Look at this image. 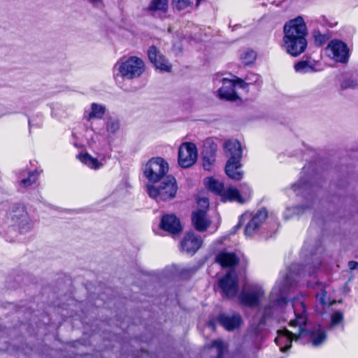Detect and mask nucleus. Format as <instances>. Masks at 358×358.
I'll return each instance as SVG.
<instances>
[{"instance_id":"1","label":"nucleus","mask_w":358,"mask_h":358,"mask_svg":"<svg viewBox=\"0 0 358 358\" xmlns=\"http://www.w3.org/2000/svg\"><path fill=\"white\" fill-rule=\"evenodd\" d=\"M297 276V275H294L292 271H289L276 282L270 293L268 304L259 308L254 316L253 321L256 324L257 331L263 329L275 312L287 303L286 296L288 290L296 284Z\"/></svg>"},{"instance_id":"2","label":"nucleus","mask_w":358,"mask_h":358,"mask_svg":"<svg viewBox=\"0 0 358 358\" xmlns=\"http://www.w3.org/2000/svg\"><path fill=\"white\" fill-rule=\"evenodd\" d=\"M292 306L295 318L289 322V326L295 328L296 331H289L286 329L278 330V336L275 339V343L279 346L280 351L283 352L292 347V341H296L302 336L308 334L306 329L307 315L304 303L295 299Z\"/></svg>"},{"instance_id":"3","label":"nucleus","mask_w":358,"mask_h":358,"mask_svg":"<svg viewBox=\"0 0 358 358\" xmlns=\"http://www.w3.org/2000/svg\"><path fill=\"white\" fill-rule=\"evenodd\" d=\"M283 48L293 57L303 53L307 48V27L303 17L299 16L284 25Z\"/></svg>"},{"instance_id":"4","label":"nucleus","mask_w":358,"mask_h":358,"mask_svg":"<svg viewBox=\"0 0 358 358\" xmlns=\"http://www.w3.org/2000/svg\"><path fill=\"white\" fill-rule=\"evenodd\" d=\"M224 152L228 160L225 166V173L230 179H241L244 172L241 169L242 148L236 139H228L223 145Z\"/></svg>"},{"instance_id":"5","label":"nucleus","mask_w":358,"mask_h":358,"mask_svg":"<svg viewBox=\"0 0 358 358\" xmlns=\"http://www.w3.org/2000/svg\"><path fill=\"white\" fill-rule=\"evenodd\" d=\"M207 188L221 196L222 201H236L240 204L248 202L252 196V191L248 189L242 194L231 185L225 186L221 180H208Z\"/></svg>"},{"instance_id":"6","label":"nucleus","mask_w":358,"mask_h":358,"mask_svg":"<svg viewBox=\"0 0 358 358\" xmlns=\"http://www.w3.org/2000/svg\"><path fill=\"white\" fill-rule=\"evenodd\" d=\"M145 71L143 61L137 57H130L124 61L117 62L113 67L115 79L118 77L124 79H134L138 78Z\"/></svg>"},{"instance_id":"7","label":"nucleus","mask_w":358,"mask_h":358,"mask_svg":"<svg viewBox=\"0 0 358 358\" xmlns=\"http://www.w3.org/2000/svg\"><path fill=\"white\" fill-rule=\"evenodd\" d=\"M146 188L150 197L167 201L175 197L178 185L176 180H148Z\"/></svg>"},{"instance_id":"8","label":"nucleus","mask_w":358,"mask_h":358,"mask_svg":"<svg viewBox=\"0 0 358 358\" xmlns=\"http://www.w3.org/2000/svg\"><path fill=\"white\" fill-rule=\"evenodd\" d=\"M8 218L11 226L20 234L27 233L33 228L34 222L23 204H14L8 213Z\"/></svg>"},{"instance_id":"9","label":"nucleus","mask_w":358,"mask_h":358,"mask_svg":"<svg viewBox=\"0 0 358 358\" xmlns=\"http://www.w3.org/2000/svg\"><path fill=\"white\" fill-rule=\"evenodd\" d=\"M141 170L147 179H163L167 176L169 166L164 158L155 157L149 159Z\"/></svg>"},{"instance_id":"10","label":"nucleus","mask_w":358,"mask_h":358,"mask_svg":"<svg viewBox=\"0 0 358 358\" xmlns=\"http://www.w3.org/2000/svg\"><path fill=\"white\" fill-rule=\"evenodd\" d=\"M265 292L262 286L254 284L243 289L240 295L239 299L242 304L248 307H257L259 305Z\"/></svg>"},{"instance_id":"11","label":"nucleus","mask_w":358,"mask_h":358,"mask_svg":"<svg viewBox=\"0 0 358 358\" xmlns=\"http://www.w3.org/2000/svg\"><path fill=\"white\" fill-rule=\"evenodd\" d=\"M326 52L329 57L337 62L346 63L350 57V50L347 44L337 39L329 43Z\"/></svg>"},{"instance_id":"12","label":"nucleus","mask_w":358,"mask_h":358,"mask_svg":"<svg viewBox=\"0 0 358 358\" xmlns=\"http://www.w3.org/2000/svg\"><path fill=\"white\" fill-rule=\"evenodd\" d=\"M197 159V148L194 143L186 142L181 144L178 150V164L182 168L192 166Z\"/></svg>"},{"instance_id":"13","label":"nucleus","mask_w":358,"mask_h":358,"mask_svg":"<svg viewBox=\"0 0 358 358\" xmlns=\"http://www.w3.org/2000/svg\"><path fill=\"white\" fill-rule=\"evenodd\" d=\"M222 294L231 298L236 296L238 291V280L234 269H230L219 281Z\"/></svg>"},{"instance_id":"14","label":"nucleus","mask_w":358,"mask_h":358,"mask_svg":"<svg viewBox=\"0 0 358 358\" xmlns=\"http://www.w3.org/2000/svg\"><path fill=\"white\" fill-rule=\"evenodd\" d=\"M148 58L157 69L161 71L170 72L171 65L156 46H150L148 51Z\"/></svg>"},{"instance_id":"15","label":"nucleus","mask_w":358,"mask_h":358,"mask_svg":"<svg viewBox=\"0 0 358 358\" xmlns=\"http://www.w3.org/2000/svg\"><path fill=\"white\" fill-rule=\"evenodd\" d=\"M202 239L194 232L187 233L180 243L181 250L187 254H194L201 246Z\"/></svg>"},{"instance_id":"16","label":"nucleus","mask_w":358,"mask_h":358,"mask_svg":"<svg viewBox=\"0 0 358 358\" xmlns=\"http://www.w3.org/2000/svg\"><path fill=\"white\" fill-rule=\"evenodd\" d=\"M267 217L268 211L266 208H263L259 210L246 224L245 235L246 236H252L259 229Z\"/></svg>"},{"instance_id":"17","label":"nucleus","mask_w":358,"mask_h":358,"mask_svg":"<svg viewBox=\"0 0 358 358\" xmlns=\"http://www.w3.org/2000/svg\"><path fill=\"white\" fill-rule=\"evenodd\" d=\"M120 120L114 116L108 117L104 122L105 137L108 143H113L120 131Z\"/></svg>"},{"instance_id":"18","label":"nucleus","mask_w":358,"mask_h":358,"mask_svg":"<svg viewBox=\"0 0 358 358\" xmlns=\"http://www.w3.org/2000/svg\"><path fill=\"white\" fill-rule=\"evenodd\" d=\"M236 85H238L236 80H230L227 78L222 79V87L218 91V96L220 99L229 101H236L238 96L235 91Z\"/></svg>"},{"instance_id":"19","label":"nucleus","mask_w":358,"mask_h":358,"mask_svg":"<svg viewBox=\"0 0 358 358\" xmlns=\"http://www.w3.org/2000/svg\"><path fill=\"white\" fill-rule=\"evenodd\" d=\"M160 228L171 234H178L182 231L180 222L174 215H166L162 217Z\"/></svg>"},{"instance_id":"20","label":"nucleus","mask_w":358,"mask_h":358,"mask_svg":"<svg viewBox=\"0 0 358 358\" xmlns=\"http://www.w3.org/2000/svg\"><path fill=\"white\" fill-rule=\"evenodd\" d=\"M218 321L224 329L228 331H232L240 327L242 318L238 313H222L219 315Z\"/></svg>"},{"instance_id":"21","label":"nucleus","mask_w":358,"mask_h":358,"mask_svg":"<svg viewBox=\"0 0 358 358\" xmlns=\"http://www.w3.org/2000/svg\"><path fill=\"white\" fill-rule=\"evenodd\" d=\"M205 210H197L192 213V221L195 229L201 232L205 231L210 224Z\"/></svg>"},{"instance_id":"22","label":"nucleus","mask_w":358,"mask_h":358,"mask_svg":"<svg viewBox=\"0 0 358 358\" xmlns=\"http://www.w3.org/2000/svg\"><path fill=\"white\" fill-rule=\"evenodd\" d=\"M327 171L321 165V162H312L306 164L302 169L299 179H308Z\"/></svg>"},{"instance_id":"23","label":"nucleus","mask_w":358,"mask_h":358,"mask_svg":"<svg viewBox=\"0 0 358 358\" xmlns=\"http://www.w3.org/2000/svg\"><path fill=\"white\" fill-rule=\"evenodd\" d=\"M216 262L223 267H233L239 262V257L235 252L224 250L217 255Z\"/></svg>"},{"instance_id":"24","label":"nucleus","mask_w":358,"mask_h":358,"mask_svg":"<svg viewBox=\"0 0 358 358\" xmlns=\"http://www.w3.org/2000/svg\"><path fill=\"white\" fill-rule=\"evenodd\" d=\"M106 112V108L105 106L97 103H92L89 110H85L83 117L87 121L94 119L101 120L103 117Z\"/></svg>"},{"instance_id":"25","label":"nucleus","mask_w":358,"mask_h":358,"mask_svg":"<svg viewBox=\"0 0 358 358\" xmlns=\"http://www.w3.org/2000/svg\"><path fill=\"white\" fill-rule=\"evenodd\" d=\"M315 288L317 289L316 299L323 308H329L336 303L335 300H331L330 297L327 296L325 285L320 282H317Z\"/></svg>"},{"instance_id":"26","label":"nucleus","mask_w":358,"mask_h":358,"mask_svg":"<svg viewBox=\"0 0 358 358\" xmlns=\"http://www.w3.org/2000/svg\"><path fill=\"white\" fill-rule=\"evenodd\" d=\"M169 0H152L146 10L153 16L162 17L168 10Z\"/></svg>"},{"instance_id":"27","label":"nucleus","mask_w":358,"mask_h":358,"mask_svg":"<svg viewBox=\"0 0 358 358\" xmlns=\"http://www.w3.org/2000/svg\"><path fill=\"white\" fill-rule=\"evenodd\" d=\"M326 339V332L320 326L315 327L310 332V343L314 347L320 346Z\"/></svg>"},{"instance_id":"28","label":"nucleus","mask_w":358,"mask_h":358,"mask_svg":"<svg viewBox=\"0 0 358 358\" xmlns=\"http://www.w3.org/2000/svg\"><path fill=\"white\" fill-rule=\"evenodd\" d=\"M316 62L310 60H302L298 62L294 65V69L299 73H307L310 72H315L318 70L315 68Z\"/></svg>"},{"instance_id":"29","label":"nucleus","mask_w":358,"mask_h":358,"mask_svg":"<svg viewBox=\"0 0 358 358\" xmlns=\"http://www.w3.org/2000/svg\"><path fill=\"white\" fill-rule=\"evenodd\" d=\"M313 201H308V204L306 206H299L294 207L287 208L285 212V218L286 220L292 217V215H299L305 212L306 210L310 209L313 207Z\"/></svg>"},{"instance_id":"30","label":"nucleus","mask_w":358,"mask_h":358,"mask_svg":"<svg viewBox=\"0 0 358 358\" xmlns=\"http://www.w3.org/2000/svg\"><path fill=\"white\" fill-rule=\"evenodd\" d=\"M217 150V145L215 140L212 138H208L203 142L201 155L216 157Z\"/></svg>"},{"instance_id":"31","label":"nucleus","mask_w":358,"mask_h":358,"mask_svg":"<svg viewBox=\"0 0 358 358\" xmlns=\"http://www.w3.org/2000/svg\"><path fill=\"white\" fill-rule=\"evenodd\" d=\"M78 158L83 164L93 169H98L102 166V164L96 158L92 157L88 153L80 154Z\"/></svg>"},{"instance_id":"32","label":"nucleus","mask_w":358,"mask_h":358,"mask_svg":"<svg viewBox=\"0 0 358 358\" xmlns=\"http://www.w3.org/2000/svg\"><path fill=\"white\" fill-rule=\"evenodd\" d=\"M259 78L260 76L258 74L249 73L244 80L236 78V83H238V86H240V87L244 89L250 85L257 84Z\"/></svg>"},{"instance_id":"33","label":"nucleus","mask_w":358,"mask_h":358,"mask_svg":"<svg viewBox=\"0 0 358 358\" xmlns=\"http://www.w3.org/2000/svg\"><path fill=\"white\" fill-rule=\"evenodd\" d=\"M257 57L256 52L252 50H247L241 55V60L245 65L252 64Z\"/></svg>"},{"instance_id":"34","label":"nucleus","mask_w":358,"mask_h":358,"mask_svg":"<svg viewBox=\"0 0 358 358\" xmlns=\"http://www.w3.org/2000/svg\"><path fill=\"white\" fill-rule=\"evenodd\" d=\"M343 314L341 311L334 312L331 317V323L328 327L329 330L339 325L343 322Z\"/></svg>"},{"instance_id":"35","label":"nucleus","mask_w":358,"mask_h":358,"mask_svg":"<svg viewBox=\"0 0 358 358\" xmlns=\"http://www.w3.org/2000/svg\"><path fill=\"white\" fill-rule=\"evenodd\" d=\"M172 6L177 10H183L192 5V0H171Z\"/></svg>"},{"instance_id":"36","label":"nucleus","mask_w":358,"mask_h":358,"mask_svg":"<svg viewBox=\"0 0 358 358\" xmlns=\"http://www.w3.org/2000/svg\"><path fill=\"white\" fill-rule=\"evenodd\" d=\"M208 348L211 349L215 348L217 352V358H221L224 350V343L221 340L213 341Z\"/></svg>"},{"instance_id":"37","label":"nucleus","mask_w":358,"mask_h":358,"mask_svg":"<svg viewBox=\"0 0 358 358\" xmlns=\"http://www.w3.org/2000/svg\"><path fill=\"white\" fill-rule=\"evenodd\" d=\"M41 170L35 169L33 171L22 170L20 173V178L21 179H31V178H38L41 176Z\"/></svg>"},{"instance_id":"38","label":"nucleus","mask_w":358,"mask_h":358,"mask_svg":"<svg viewBox=\"0 0 358 358\" xmlns=\"http://www.w3.org/2000/svg\"><path fill=\"white\" fill-rule=\"evenodd\" d=\"M215 157L213 155H202L203 158V169L206 171H210L213 168V166L215 162Z\"/></svg>"},{"instance_id":"39","label":"nucleus","mask_w":358,"mask_h":358,"mask_svg":"<svg viewBox=\"0 0 358 358\" xmlns=\"http://www.w3.org/2000/svg\"><path fill=\"white\" fill-rule=\"evenodd\" d=\"M36 180H20L17 187L20 191L24 192L29 187L35 185Z\"/></svg>"},{"instance_id":"40","label":"nucleus","mask_w":358,"mask_h":358,"mask_svg":"<svg viewBox=\"0 0 358 358\" xmlns=\"http://www.w3.org/2000/svg\"><path fill=\"white\" fill-rule=\"evenodd\" d=\"M308 185L307 180H300L298 182H296L292 185V189L298 194L301 192L300 189H302V190L306 189L307 188Z\"/></svg>"},{"instance_id":"41","label":"nucleus","mask_w":358,"mask_h":358,"mask_svg":"<svg viewBox=\"0 0 358 358\" xmlns=\"http://www.w3.org/2000/svg\"><path fill=\"white\" fill-rule=\"evenodd\" d=\"M357 85V82L352 78L346 79L341 84V87L343 89L354 88Z\"/></svg>"},{"instance_id":"42","label":"nucleus","mask_w":358,"mask_h":358,"mask_svg":"<svg viewBox=\"0 0 358 358\" xmlns=\"http://www.w3.org/2000/svg\"><path fill=\"white\" fill-rule=\"evenodd\" d=\"M197 203L199 206L201 208L199 210H205L207 212L209 207V201L207 198H199L197 199Z\"/></svg>"},{"instance_id":"43","label":"nucleus","mask_w":358,"mask_h":358,"mask_svg":"<svg viewBox=\"0 0 358 358\" xmlns=\"http://www.w3.org/2000/svg\"><path fill=\"white\" fill-rule=\"evenodd\" d=\"M313 36L315 37V42L319 43V45H322L327 40L326 36L324 34H320L317 31H315L313 32Z\"/></svg>"},{"instance_id":"44","label":"nucleus","mask_w":358,"mask_h":358,"mask_svg":"<svg viewBox=\"0 0 358 358\" xmlns=\"http://www.w3.org/2000/svg\"><path fill=\"white\" fill-rule=\"evenodd\" d=\"M93 6L96 8H101L103 6V0H87Z\"/></svg>"},{"instance_id":"45","label":"nucleus","mask_w":358,"mask_h":358,"mask_svg":"<svg viewBox=\"0 0 358 358\" xmlns=\"http://www.w3.org/2000/svg\"><path fill=\"white\" fill-rule=\"evenodd\" d=\"M348 266L351 271L358 270V262L350 261L348 262Z\"/></svg>"},{"instance_id":"46","label":"nucleus","mask_w":358,"mask_h":358,"mask_svg":"<svg viewBox=\"0 0 358 358\" xmlns=\"http://www.w3.org/2000/svg\"><path fill=\"white\" fill-rule=\"evenodd\" d=\"M321 165L324 168V169H327V171L320 173V175H323L324 173H331V171H335V169H332L331 167H330L329 165L327 164H324V163L321 162Z\"/></svg>"},{"instance_id":"47","label":"nucleus","mask_w":358,"mask_h":358,"mask_svg":"<svg viewBox=\"0 0 358 358\" xmlns=\"http://www.w3.org/2000/svg\"><path fill=\"white\" fill-rule=\"evenodd\" d=\"M320 262H317V264H314V269H313V271H309V275H313V274L315 273V270L316 268H319V266H320Z\"/></svg>"},{"instance_id":"48","label":"nucleus","mask_w":358,"mask_h":358,"mask_svg":"<svg viewBox=\"0 0 358 358\" xmlns=\"http://www.w3.org/2000/svg\"><path fill=\"white\" fill-rule=\"evenodd\" d=\"M246 216H247L246 215H243L241 217V219H240V221H239V224L236 226V227H239L241 222L243 220L244 217H246Z\"/></svg>"},{"instance_id":"49","label":"nucleus","mask_w":358,"mask_h":358,"mask_svg":"<svg viewBox=\"0 0 358 358\" xmlns=\"http://www.w3.org/2000/svg\"><path fill=\"white\" fill-rule=\"evenodd\" d=\"M208 327H209L210 328H211L212 329H213L215 328L214 323H213V322H210L208 323Z\"/></svg>"},{"instance_id":"50","label":"nucleus","mask_w":358,"mask_h":358,"mask_svg":"<svg viewBox=\"0 0 358 358\" xmlns=\"http://www.w3.org/2000/svg\"><path fill=\"white\" fill-rule=\"evenodd\" d=\"M166 179H172V180H174V179H175V178H174L173 176H168Z\"/></svg>"},{"instance_id":"51","label":"nucleus","mask_w":358,"mask_h":358,"mask_svg":"<svg viewBox=\"0 0 358 358\" xmlns=\"http://www.w3.org/2000/svg\"><path fill=\"white\" fill-rule=\"evenodd\" d=\"M202 0H196V6H198Z\"/></svg>"},{"instance_id":"52","label":"nucleus","mask_w":358,"mask_h":358,"mask_svg":"<svg viewBox=\"0 0 358 358\" xmlns=\"http://www.w3.org/2000/svg\"><path fill=\"white\" fill-rule=\"evenodd\" d=\"M205 179L210 180V179H213V177H211V176H208V177H206Z\"/></svg>"},{"instance_id":"53","label":"nucleus","mask_w":358,"mask_h":358,"mask_svg":"<svg viewBox=\"0 0 358 358\" xmlns=\"http://www.w3.org/2000/svg\"><path fill=\"white\" fill-rule=\"evenodd\" d=\"M29 127H31V122H30V120H29Z\"/></svg>"}]
</instances>
